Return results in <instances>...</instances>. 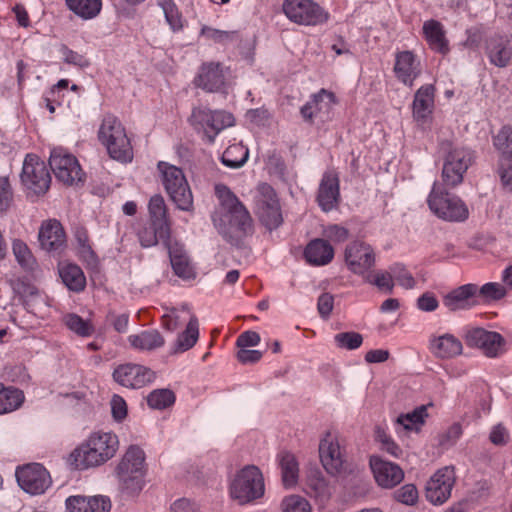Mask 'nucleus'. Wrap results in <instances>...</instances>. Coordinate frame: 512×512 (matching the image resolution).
I'll list each match as a JSON object with an SVG mask.
<instances>
[{
  "instance_id": "obj_1",
  "label": "nucleus",
  "mask_w": 512,
  "mask_h": 512,
  "mask_svg": "<svg viewBox=\"0 0 512 512\" xmlns=\"http://www.w3.org/2000/svg\"><path fill=\"white\" fill-rule=\"evenodd\" d=\"M119 440L110 432H94L80 446L75 448L69 457L71 466L83 470L102 465L117 452Z\"/></svg>"
},
{
  "instance_id": "obj_2",
  "label": "nucleus",
  "mask_w": 512,
  "mask_h": 512,
  "mask_svg": "<svg viewBox=\"0 0 512 512\" xmlns=\"http://www.w3.org/2000/svg\"><path fill=\"white\" fill-rule=\"evenodd\" d=\"M216 192L221 200L224 219H221V223H218L216 216H213L214 225L225 235L230 232H235L238 236L250 233L252 218L245 206L225 186H217Z\"/></svg>"
},
{
  "instance_id": "obj_3",
  "label": "nucleus",
  "mask_w": 512,
  "mask_h": 512,
  "mask_svg": "<svg viewBox=\"0 0 512 512\" xmlns=\"http://www.w3.org/2000/svg\"><path fill=\"white\" fill-rule=\"evenodd\" d=\"M443 156L442 180L444 185L454 188L463 182L464 174L475 160L472 149L449 140L439 143Z\"/></svg>"
},
{
  "instance_id": "obj_4",
  "label": "nucleus",
  "mask_w": 512,
  "mask_h": 512,
  "mask_svg": "<svg viewBox=\"0 0 512 512\" xmlns=\"http://www.w3.org/2000/svg\"><path fill=\"white\" fill-rule=\"evenodd\" d=\"M98 140L110 158L121 163L133 160V147L121 121L113 114H106L98 130Z\"/></svg>"
},
{
  "instance_id": "obj_5",
  "label": "nucleus",
  "mask_w": 512,
  "mask_h": 512,
  "mask_svg": "<svg viewBox=\"0 0 512 512\" xmlns=\"http://www.w3.org/2000/svg\"><path fill=\"white\" fill-rule=\"evenodd\" d=\"M145 453L138 446H130L116 467V475L122 491L138 495L145 486Z\"/></svg>"
},
{
  "instance_id": "obj_6",
  "label": "nucleus",
  "mask_w": 512,
  "mask_h": 512,
  "mask_svg": "<svg viewBox=\"0 0 512 512\" xmlns=\"http://www.w3.org/2000/svg\"><path fill=\"white\" fill-rule=\"evenodd\" d=\"M429 209L438 218L449 222H463L469 217L466 203L457 195L450 193L446 188L435 182L428 195Z\"/></svg>"
},
{
  "instance_id": "obj_7",
  "label": "nucleus",
  "mask_w": 512,
  "mask_h": 512,
  "mask_svg": "<svg viewBox=\"0 0 512 512\" xmlns=\"http://www.w3.org/2000/svg\"><path fill=\"white\" fill-rule=\"evenodd\" d=\"M161 182L170 199L183 211L193 209V195L181 168L160 161L157 164Z\"/></svg>"
},
{
  "instance_id": "obj_8",
  "label": "nucleus",
  "mask_w": 512,
  "mask_h": 512,
  "mask_svg": "<svg viewBox=\"0 0 512 512\" xmlns=\"http://www.w3.org/2000/svg\"><path fill=\"white\" fill-rule=\"evenodd\" d=\"M191 126L196 131H202L209 143L225 128L235 123L234 116L223 110H211L206 107H195L189 117Z\"/></svg>"
},
{
  "instance_id": "obj_9",
  "label": "nucleus",
  "mask_w": 512,
  "mask_h": 512,
  "mask_svg": "<svg viewBox=\"0 0 512 512\" xmlns=\"http://www.w3.org/2000/svg\"><path fill=\"white\" fill-rule=\"evenodd\" d=\"M264 491L263 475L256 466L243 468L235 477L230 488L231 496L241 504L261 498Z\"/></svg>"
},
{
  "instance_id": "obj_10",
  "label": "nucleus",
  "mask_w": 512,
  "mask_h": 512,
  "mask_svg": "<svg viewBox=\"0 0 512 512\" xmlns=\"http://www.w3.org/2000/svg\"><path fill=\"white\" fill-rule=\"evenodd\" d=\"M282 11L293 23L303 26H317L329 19V14L313 0H284Z\"/></svg>"
},
{
  "instance_id": "obj_11",
  "label": "nucleus",
  "mask_w": 512,
  "mask_h": 512,
  "mask_svg": "<svg viewBox=\"0 0 512 512\" xmlns=\"http://www.w3.org/2000/svg\"><path fill=\"white\" fill-rule=\"evenodd\" d=\"M20 177L28 195H44L50 187L49 170L45 162L35 154L26 155Z\"/></svg>"
},
{
  "instance_id": "obj_12",
  "label": "nucleus",
  "mask_w": 512,
  "mask_h": 512,
  "mask_svg": "<svg viewBox=\"0 0 512 512\" xmlns=\"http://www.w3.org/2000/svg\"><path fill=\"white\" fill-rule=\"evenodd\" d=\"M49 165L57 180L65 185H77L84 181L85 173L77 158L62 149L51 152Z\"/></svg>"
},
{
  "instance_id": "obj_13",
  "label": "nucleus",
  "mask_w": 512,
  "mask_h": 512,
  "mask_svg": "<svg viewBox=\"0 0 512 512\" xmlns=\"http://www.w3.org/2000/svg\"><path fill=\"white\" fill-rule=\"evenodd\" d=\"M320 461L331 475H338L347 469V454L338 437L327 432L319 444Z\"/></svg>"
},
{
  "instance_id": "obj_14",
  "label": "nucleus",
  "mask_w": 512,
  "mask_h": 512,
  "mask_svg": "<svg viewBox=\"0 0 512 512\" xmlns=\"http://www.w3.org/2000/svg\"><path fill=\"white\" fill-rule=\"evenodd\" d=\"M467 346L478 348L489 358H496L506 351V340L495 331H488L484 328H470L465 333Z\"/></svg>"
},
{
  "instance_id": "obj_15",
  "label": "nucleus",
  "mask_w": 512,
  "mask_h": 512,
  "mask_svg": "<svg viewBox=\"0 0 512 512\" xmlns=\"http://www.w3.org/2000/svg\"><path fill=\"white\" fill-rule=\"evenodd\" d=\"M256 206L259 220L267 229L273 230L282 224L283 217L279 199L270 185L263 184L259 187Z\"/></svg>"
},
{
  "instance_id": "obj_16",
  "label": "nucleus",
  "mask_w": 512,
  "mask_h": 512,
  "mask_svg": "<svg viewBox=\"0 0 512 512\" xmlns=\"http://www.w3.org/2000/svg\"><path fill=\"white\" fill-rule=\"evenodd\" d=\"M375 260L374 249L366 242L352 241L345 248L344 261L353 274L364 277L375 265Z\"/></svg>"
},
{
  "instance_id": "obj_17",
  "label": "nucleus",
  "mask_w": 512,
  "mask_h": 512,
  "mask_svg": "<svg viewBox=\"0 0 512 512\" xmlns=\"http://www.w3.org/2000/svg\"><path fill=\"white\" fill-rule=\"evenodd\" d=\"M16 478L19 486L32 495L44 493L52 482L49 472L39 463H30L18 467Z\"/></svg>"
},
{
  "instance_id": "obj_18",
  "label": "nucleus",
  "mask_w": 512,
  "mask_h": 512,
  "mask_svg": "<svg viewBox=\"0 0 512 512\" xmlns=\"http://www.w3.org/2000/svg\"><path fill=\"white\" fill-rule=\"evenodd\" d=\"M335 104H337L335 94L322 88L310 96V100L301 107L300 114L309 124H313L316 118L325 122L331 119V111Z\"/></svg>"
},
{
  "instance_id": "obj_19",
  "label": "nucleus",
  "mask_w": 512,
  "mask_h": 512,
  "mask_svg": "<svg viewBox=\"0 0 512 512\" xmlns=\"http://www.w3.org/2000/svg\"><path fill=\"white\" fill-rule=\"evenodd\" d=\"M156 374L148 367L139 364H122L113 371V379L126 388L140 389L151 384Z\"/></svg>"
},
{
  "instance_id": "obj_20",
  "label": "nucleus",
  "mask_w": 512,
  "mask_h": 512,
  "mask_svg": "<svg viewBox=\"0 0 512 512\" xmlns=\"http://www.w3.org/2000/svg\"><path fill=\"white\" fill-rule=\"evenodd\" d=\"M454 482L455 472L452 467L439 469L427 483V500L433 504L444 503L451 495Z\"/></svg>"
},
{
  "instance_id": "obj_21",
  "label": "nucleus",
  "mask_w": 512,
  "mask_h": 512,
  "mask_svg": "<svg viewBox=\"0 0 512 512\" xmlns=\"http://www.w3.org/2000/svg\"><path fill=\"white\" fill-rule=\"evenodd\" d=\"M393 72L399 82L411 88L414 85V81L421 74L420 60L413 51H397L395 53Z\"/></svg>"
},
{
  "instance_id": "obj_22",
  "label": "nucleus",
  "mask_w": 512,
  "mask_h": 512,
  "mask_svg": "<svg viewBox=\"0 0 512 512\" xmlns=\"http://www.w3.org/2000/svg\"><path fill=\"white\" fill-rule=\"evenodd\" d=\"M369 464L377 484L382 488H394L404 479V472L399 465L379 456H371Z\"/></svg>"
},
{
  "instance_id": "obj_23",
  "label": "nucleus",
  "mask_w": 512,
  "mask_h": 512,
  "mask_svg": "<svg viewBox=\"0 0 512 512\" xmlns=\"http://www.w3.org/2000/svg\"><path fill=\"white\" fill-rule=\"evenodd\" d=\"M194 85L206 92H220L225 87V75L219 62L203 63L194 78Z\"/></svg>"
},
{
  "instance_id": "obj_24",
  "label": "nucleus",
  "mask_w": 512,
  "mask_h": 512,
  "mask_svg": "<svg viewBox=\"0 0 512 512\" xmlns=\"http://www.w3.org/2000/svg\"><path fill=\"white\" fill-rule=\"evenodd\" d=\"M340 199L339 177L334 170L324 172L319 184L317 202L325 212L333 210Z\"/></svg>"
},
{
  "instance_id": "obj_25",
  "label": "nucleus",
  "mask_w": 512,
  "mask_h": 512,
  "mask_svg": "<svg viewBox=\"0 0 512 512\" xmlns=\"http://www.w3.org/2000/svg\"><path fill=\"white\" fill-rule=\"evenodd\" d=\"M38 240L42 249L60 251L66 245V233L62 224L56 219H49L41 224Z\"/></svg>"
},
{
  "instance_id": "obj_26",
  "label": "nucleus",
  "mask_w": 512,
  "mask_h": 512,
  "mask_svg": "<svg viewBox=\"0 0 512 512\" xmlns=\"http://www.w3.org/2000/svg\"><path fill=\"white\" fill-rule=\"evenodd\" d=\"M477 296L478 286L465 284L448 293L443 299V304L450 311L469 309L479 303Z\"/></svg>"
},
{
  "instance_id": "obj_27",
  "label": "nucleus",
  "mask_w": 512,
  "mask_h": 512,
  "mask_svg": "<svg viewBox=\"0 0 512 512\" xmlns=\"http://www.w3.org/2000/svg\"><path fill=\"white\" fill-rule=\"evenodd\" d=\"M430 352L439 359H452L462 354L463 345L460 339L450 333L433 335L429 340Z\"/></svg>"
},
{
  "instance_id": "obj_28",
  "label": "nucleus",
  "mask_w": 512,
  "mask_h": 512,
  "mask_svg": "<svg viewBox=\"0 0 512 512\" xmlns=\"http://www.w3.org/2000/svg\"><path fill=\"white\" fill-rule=\"evenodd\" d=\"M66 512H110L111 501L106 496H70L66 499Z\"/></svg>"
},
{
  "instance_id": "obj_29",
  "label": "nucleus",
  "mask_w": 512,
  "mask_h": 512,
  "mask_svg": "<svg viewBox=\"0 0 512 512\" xmlns=\"http://www.w3.org/2000/svg\"><path fill=\"white\" fill-rule=\"evenodd\" d=\"M334 248L328 240L315 238L306 245L303 256L311 266H325L334 258Z\"/></svg>"
},
{
  "instance_id": "obj_30",
  "label": "nucleus",
  "mask_w": 512,
  "mask_h": 512,
  "mask_svg": "<svg viewBox=\"0 0 512 512\" xmlns=\"http://www.w3.org/2000/svg\"><path fill=\"white\" fill-rule=\"evenodd\" d=\"M136 234L143 248L155 246L159 241H161L165 247L172 240L170 227L154 225L151 221L147 224L139 225Z\"/></svg>"
},
{
  "instance_id": "obj_31",
  "label": "nucleus",
  "mask_w": 512,
  "mask_h": 512,
  "mask_svg": "<svg viewBox=\"0 0 512 512\" xmlns=\"http://www.w3.org/2000/svg\"><path fill=\"white\" fill-rule=\"evenodd\" d=\"M435 87L432 84L421 86L414 95L412 103L413 117L418 122H425L433 112Z\"/></svg>"
},
{
  "instance_id": "obj_32",
  "label": "nucleus",
  "mask_w": 512,
  "mask_h": 512,
  "mask_svg": "<svg viewBox=\"0 0 512 512\" xmlns=\"http://www.w3.org/2000/svg\"><path fill=\"white\" fill-rule=\"evenodd\" d=\"M423 36L429 48L437 53L445 55L449 52V43L443 25L434 19L423 24Z\"/></svg>"
},
{
  "instance_id": "obj_33",
  "label": "nucleus",
  "mask_w": 512,
  "mask_h": 512,
  "mask_svg": "<svg viewBox=\"0 0 512 512\" xmlns=\"http://www.w3.org/2000/svg\"><path fill=\"white\" fill-rule=\"evenodd\" d=\"M76 240V250L79 259L91 270H97L99 267V258L92 248L88 231L85 227H77L74 232Z\"/></svg>"
},
{
  "instance_id": "obj_34",
  "label": "nucleus",
  "mask_w": 512,
  "mask_h": 512,
  "mask_svg": "<svg viewBox=\"0 0 512 512\" xmlns=\"http://www.w3.org/2000/svg\"><path fill=\"white\" fill-rule=\"evenodd\" d=\"M335 488L319 471L311 472L306 480V493L314 497L317 502L325 504L333 495Z\"/></svg>"
},
{
  "instance_id": "obj_35",
  "label": "nucleus",
  "mask_w": 512,
  "mask_h": 512,
  "mask_svg": "<svg viewBox=\"0 0 512 512\" xmlns=\"http://www.w3.org/2000/svg\"><path fill=\"white\" fill-rule=\"evenodd\" d=\"M486 50L490 62L497 67H506L512 58L509 41L501 36L490 38Z\"/></svg>"
},
{
  "instance_id": "obj_36",
  "label": "nucleus",
  "mask_w": 512,
  "mask_h": 512,
  "mask_svg": "<svg viewBox=\"0 0 512 512\" xmlns=\"http://www.w3.org/2000/svg\"><path fill=\"white\" fill-rule=\"evenodd\" d=\"M165 248L168 251L174 273L184 279L192 277L193 270L183 246L178 241L172 239Z\"/></svg>"
},
{
  "instance_id": "obj_37",
  "label": "nucleus",
  "mask_w": 512,
  "mask_h": 512,
  "mask_svg": "<svg viewBox=\"0 0 512 512\" xmlns=\"http://www.w3.org/2000/svg\"><path fill=\"white\" fill-rule=\"evenodd\" d=\"M281 471V479L285 488L296 486L299 479V462L296 456L289 451H281L277 455Z\"/></svg>"
},
{
  "instance_id": "obj_38",
  "label": "nucleus",
  "mask_w": 512,
  "mask_h": 512,
  "mask_svg": "<svg viewBox=\"0 0 512 512\" xmlns=\"http://www.w3.org/2000/svg\"><path fill=\"white\" fill-rule=\"evenodd\" d=\"M59 276L63 284L73 292H81L86 287V277L84 272L74 263H60L58 266Z\"/></svg>"
},
{
  "instance_id": "obj_39",
  "label": "nucleus",
  "mask_w": 512,
  "mask_h": 512,
  "mask_svg": "<svg viewBox=\"0 0 512 512\" xmlns=\"http://www.w3.org/2000/svg\"><path fill=\"white\" fill-rule=\"evenodd\" d=\"M188 316L186 329L179 334L175 344L174 352H185L191 349L199 338V323L197 317L190 310H183Z\"/></svg>"
},
{
  "instance_id": "obj_40",
  "label": "nucleus",
  "mask_w": 512,
  "mask_h": 512,
  "mask_svg": "<svg viewBox=\"0 0 512 512\" xmlns=\"http://www.w3.org/2000/svg\"><path fill=\"white\" fill-rule=\"evenodd\" d=\"M130 345L137 350L151 351L162 347L165 340L156 329L145 330L139 334H132L128 337Z\"/></svg>"
},
{
  "instance_id": "obj_41",
  "label": "nucleus",
  "mask_w": 512,
  "mask_h": 512,
  "mask_svg": "<svg viewBox=\"0 0 512 512\" xmlns=\"http://www.w3.org/2000/svg\"><path fill=\"white\" fill-rule=\"evenodd\" d=\"M427 417V406L421 405L412 412L399 415L396 424L405 431L419 432Z\"/></svg>"
},
{
  "instance_id": "obj_42",
  "label": "nucleus",
  "mask_w": 512,
  "mask_h": 512,
  "mask_svg": "<svg viewBox=\"0 0 512 512\" xmlns=\"http://www.w3.org/2000/svg\"><path fill=\"white\" fill-rule=\"evenodd\" d=\"M66 6L83 19L96 17L102 9V0H65Z\"/></svg>"
},
{
  "instance_id": "obj_43",
  "label": "nucleus",
  "mask_w": 512,
  "mask_h": 512,
  "mask_svg": "<svg viewBox=\"0 0 512 512\" xmlns=\"http://www.w3.org/2000/svg\"><path fill=\"white\" fill-rule=\"evenodd\" d=\"M149 221L154 225L168 226L171 228V221L168 217L167 206L164 198L159 195H153L148 203Z\"/></svg>"
},
{
  "instance_id": "obj_44",
  "label": "nucleus",
  "mask_w": 512,
  "mask_h": 512,
  "mask_svg": "<svg viewBox=\"0 0 512 512\" xmlns=\"http://www.w3.org/2000/svg\"><path fill=\"white\" fill-rule=\"evenodd\" d=\"M249 157L248 148L242 143H236L228 146L224 151L221 161L229 168L242 167Z\"/></svg>"
},
{
  "instance_id": "obj_45",
  "label": "nucleus",
  "mask_w": 512,
  "mask_h": 512,
  "mask_svg": "<svg viewBox=\"0 0 512 512\" xmlns=\"http://www.w3.org/2000/svg\"><path fill=\"white\" fill-rule=\"evenodd\" d=\"M24 400L23 392L16 388L5 387L0 383V414L16 410Z\"/></svg>"
},
{
  "instance_id": "obj_46",
  "label": "nucleus",
  "mask_w": 512,
  "mask_h": 512,
  "mask_svg": "<svg viewBox=\"0 0 512 512\" xmlns=\"http://www.w3.org/2000/svg\"><path fill=\"white\" fill-rule=\"evenodd\" d=\"M157 4L162 8L170 28L174 32L182 30L183 18L175 2L173 0H157Z\"/></svg>"
},
{
  "instance_id": "obj_47",
  "label": "nucleus",
  "mask_w": 512,
  "mask_h": 512,
  "mask_svg": "<svg viewBox=\"0 0 512 512\" xmlns=\"http://www.w3.org/2000/svg\"><path fill=\"white\" fill-rule=\"evenodd\" d=\"M12 250L17 262L21 267L26 270L34 269L36 266V259L24 241L15 239L12 243Z\"/></svg>"
},
{
  "instance_id": "obj_48",
  "label": "nucleus",
  "mask_w": 512,
  "mask_h": 512,
  "mask_svg": "<svg viewBox=\"0 0 512 512\" xmlns=\"http://www.w3.org/2000/svg\"><path fill=\"white\" fill-rule=\"evenodd\" d=\"M175 402V394L170 389H157L152 391L147 397L149 407L163 410Z\"/></svg>"
},
{
  "instance_id": "obj_49",
  "label": "nucleus",
  "mask_w": 512,
  "mask_h": 512,
  "mask_svg": "<svg viewBox=\"0 0 512 512\" xmlns=\"http://www.w3.org/2000/svg\"><path fill=\"white\" fill-rule=\"evenodd\" d=\"M493 144L501 153V157H512V126H503L494 136Z\"/></svg>"
},
{
  "instance_id": "obj_50",
  "label": "nucleus",
  "mask_w": 512,
  "mask_h": 512,
  "mask_svg": "<svg viewBox=\"0 0 512 512\" xmlns=\"http://www.w3.org/2000/svg\"><path fill=\"white\" fill-rule=\"evenodd\" d=\"M66 326L81 337H88L94 333V327L77 314H68L64 317Z\"/></svg>"
},
{
  "instance_id": "obj_51",
  "label": "nucleus",
  "mask_w": 512,
  "mask_h": 512,
  "mask_svg": "<svg viewBox=\"0 0 512 512\" xmlns=\"http://www.w3.org/2000/svg\"><path fill=\"white\" fill-rule=\"evenodd\" d=\"M365 282L375 285L379 290L392 293L394 281L391 271H379L375 274L368 272L364 277Z\"/></svg>"
},
{
  "instance_id": "obj_52",
  "label": "nucleus",
  "mask_w": 512,
  "mask_h": 512,
  "mask_svg": "<svg viewBox=\"0 0 512 512\" xmlns=\"http://www.w3.org/2000/svg\"><path fill=\"white\" fill-rule=\"evenodd\" d=\"M507 294L505 286L497 282H489L478 287L477 300L495 301L504 298Z\"/></svg>"
},
{
  "instance_id": "obj_53",
  "label": "nucleus",
  "mask_w": 512,
  "mask_h": 512,
  "mask_svg": "<svg viewBox=\"0 0 512 512\" xmlns=\"http://www.w3.org/2000/svg\"><path fill=\"white\" fill-rule=\"evenodd\" d=\"M183 310H189L183 306L181 309L171 308L162 316V326L168 331L176 330L183 322L188 321V316Z\"/></svg>"
},
{
  "instance_id": "obj_54",
  "label": "nucleus",
  "mask_w": 512,
  "mask_h": 512,
  "mask_svg": "<svg viewBox=\"0 0 512 512\" xmlns=\"http://www.w3.org/2000/svg\"><path fill=\"white\" fill-rule=\"evenodd\" d=\"M376 440L381 445V450L385 451L394 458H400L403 455L401 447L386 433L384 429L377 428Z\"/></svg>"
},
{
  "instance_id": "obj_55",
  "label": "nucleus",
  "mask_w": 512,
  "mask_h": 512,
  "mask_svg": "<svg viewBox=\"0 0 512 512\" xmlns=\"http://www.w3.org/2000/svg\"><path fill=\"white\" fill-rule=\"evenodd\" d=\"M282 512H311V505L300 495L286 496L281 503Z\"/></svg>"
},
{
  "instance_id": "obj_56",
  "label": "nucleus",
  "mask_w": 512,
  "mask_h": 512,
  "mask_svg": "<svg viewBox=\"0 0 512 512\" xmlns=\"http://www.w3.org/2000/svg\"><path fill=\"white\" fill-rule=\"evenodd\" d=\"M334 341L339 348L354 350L362 345L363 337L357 332H342L334 336Z\"/></svg>"
},
{
  "instance_id": "obj_57",
  "label": "nucleus",
  "mask_w": 512,
  "mask_h": 512,
  "mask_svg": "<svg viewBox=\"0 0 512 512\" xmlns=\"http://www.w3.org/2000/svg\"><path fill=\"white\" fill-rule=\"evenodd\" d=\"M201 36L214 43L224 44L236 38L235 31H223L208 26L201 29Z\"/></svg>"
},
{
  "instance_id": "obj_58",
  "label": "nucleus",
  "mask_w": 512,
  "mask_h": 512,
  "mask_svg": "<svg viewBox=\"0 0 512 512\" xmlns=\"http://www.w3.org/2000/svg\"><path fill=\"white\" fill-rule=\"evenodd\" d=\"M60 52L64 62L69 65H73L79 68H86L90 65V61L85 55L71 50L66 45L61 46Z\"/></svg>"
},
{
  "instance_id": "obj_59",
  "label": "nucleus",
  "mask_w": 512,
  "mask_h": 512,
  "mask_svg": "<svg viewBox=\"0 0 512 512\" xmlns=\"http://www.w3.org/2000/svg\"><path fill=\"white\" fill-rule=\"evenodd\" d=\"M390 271L392 272L393 280L395 279L399 285L406 289L414 287L415 280L403 265L399 263L393 264L390 266Z\"/></svg>"
},
{
  "instance_id": "obj_60",
  "label": "nucleus",
  "mask_w": 512,
  "mask_h": 512,
  "mask_svg": "<svg viewBox=\"0 0 512 512\" xmlns=\"http://www.w3.org/2000/svg\"><path fill=\"white\" fill-rule=\"evenodd\" d=\"M394 498L405 505H414L418 500V490L413 484H406L394 492Z\"/></svg>"
},
{
  "instance_id": "obj_61",
  "label": "nucleus",
  "mask_w": 512,
  "mask_h": 512,
  "mask_svg": "<svg viewBox=\"0 0 512 512\" xmlns=\"http://www.w3.org/2000/svg\"><path fill=\"white\" fill-rule=\"evenodd\" d=\"M13 289L23 299H28L38 294V288L26 278L17 279L13 283Z\"/></svg>"
},
{
  "instance_id": "obj_62",
  "label": "nucleus",
  "mask_w": 512,
  "mask_h": 512,
  "mask_svg": "<svg viewBox=\"0 0 512 512\" xmlns=\"http://www.w3.org/2000/svg\"><path fill=\"white\" fill-rule=\"evenodd\" d=\"M323 235L330 241L341 243L348 239L349 231L343 226L332 224L324 228Z\"/></svg>"
},
{
  "instance_id": "obj_63",
  "label": "nucleus",
  "mask_w": 512,
  "mask_h": 512,
  "mask_svg": "<svg viewBox=\"0 0 512 512\" xmlns=\"http://www.w3.org/2000/svg\"><path fill=\"white\" fill-rule=\"evenodd\" d=\"M13 194L8 178L0 177V212L6 211L12 202Z\"/></svg>"
},
{
  "instance_id": "obj_64",
  "label": "nucleus",
  "mask_w": 512,
  "mask_h": 512,
  "mask_svg": "<svg viewBox=\"0 0 512 512\" xmlns=\"http://www.w3.org/2000/svg\"><path fill=\"white\" fill-rule=\"evenodd\" d=\"M490 441L496 446H504L509 441V433L502 424L495 425L489 435Z\"/></svg>"
}]
</instances>
